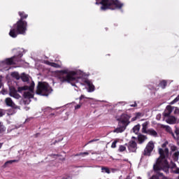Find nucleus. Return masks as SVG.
<instances>
[{
  "mask_svg": "<svg viewBox=\"0 0 179 179\" xmlns=\"http://www.w3.org/2000/svg\"><path fill=\"white\" fill-rule=\"evenodd\" d=\"M52 92L51 87L45 83H38L36 90V94H41V96H48Z\"/></svg>",
  "mask_w": 179,
  "mask_h": 179,
  "instance_id": "nucleus-8",
  "label": "nucleus"
},
{
  "mask_svg": "<svg viewBox=\"0 0 179 179\" xmlns=\"http://www.w3.org/2000/svg\"><path fill=\"white\" fill-rule=\"evenodd\" d=\"M147 134H148L149 135H151L152 136H157V132H156V131H155L154 129H149L147 131Z\"/></svg>",
  "mask_w": 179,
  "mask_h": 179,
  "instance_id": "nucleus-20",
  "label": "nucleus"
},
{
  "mask_svg": "<svg viewBox=\"0 0 179 179\" xmlns=\"http://www.w3.org/2000/svg\"><path fill=\"white\" fill-rule=\"evenodd\" d=\"M9 96H10V97H13L14 99H16L17 100H18V99H20V94H17V91L14 90V89H11L10 92H9Z\"/></svg>",
  "mask_w": 179,
  "mask_h": 179,
  "instance_id": "nucleus-14",
  "label": "nucleus"
},
{
  "mask_svg": "<svg viewBox=\"0 0 179 179\" xmlns=\"http://www.w3.org/2000/svg\"><path fill=\"white\" fill-rule=\"evenodd\" d=\"M174 110V107L171 106H167L166 108L164 113V117H170V114H171V113H173V110Z\"/></svg>",
  "mask_w": 179,
  "mask_h": 179,
  "instance_id": "nucleus-13",
  "label": "nucleus"
},
{
  "mask_svg": "<svg viewBox=\"0 0 179 179\" xmlns=\"http://www.w3.org/2000/svg\"><path fill=\"white\" fill-rule=\"evenodd\" d=\"M26 110H29V108H27Z\"/></svg>",
  "mask_w": 179,
  "mask_h": 179,
  "instance_id": "nucleus-53",
  "label": "nucleus"
},
{
  "mask_svg": "<svg viewBox=\"0 0 179 179\" xmlns=\"http://www.w3.org/2000/svg\"><path fill=\"white\" fill-rule=\"evenodd\" d=\"M136 120H138V117L136 116L134 117L131 118V121L134 122V121H136Z\"/></svg>",
  "mask_w": 179,
  "mask_h": 179,
  "instance_id": "nucleus-43",
  "label": "nucleus"
},
{
  "mask_svg": "<svg viewBox=\"0 0 179 179\" xmlns=\"http://www.w3.org/2000/svg\"><path fill=\"white\" fill-rule=\"evenodd\" d=\"M141 115H142V113H136V117L137 118H139V117H141Z\"/></svg>",
  "mask_w": 179,
  "mask_h": 179,
  "instance_id": "nucleus-39",
  "label": "nucleus"
},
{
  "mask_svg": "<svg viewBox=\"0 0 179 179\" xmlns=\"http://www.w3.org/2000/svg\"><path fill=\"white\" fill-rule=\"evenodd\" d=\"M97 141H99V139H93V140H91L88 142V143H92V142H97Z\"/></svg>",
  "mask_w": 179,
  "mask_h": 179,
  "instance_id": "nucleus-38",
  "label": "nucleus"
},
{
  "mask_svg": "<svg viewBox=\"0 0 179 179\" xmlns=\"http://www.w3.org/2000/svg\"><path fill=\"white\" fill-rule=\"evenodd\" d=\"M78 73H80V71H73L69 69H65L59 71V80L61 83H72V82H76V78H80V76H78Z\"/></svg>",
  "mask_w": 179,
  "mask_h": 179,
  "instance_id": "nucleus-3",
  "label": "nucleus"
},
{
  "mask_svg": "<svg viewBox=\"0 0 179 179\" xmlns=\"http://www.w3.org/2000/svg\"><path fill=\"white\" fill-rule=\"evenodd\" d=\"M169 145V141H166L162 145V148L159 149L160 157L157 159V162L153 166L155 171H164L166 174L169 173L170 165L166 157H169V148L166 146Z\"/></svg>",
  "mask_w": 179,
  "mask_h": 179,
  "instance_id": "nucleus-1",
  "label": "nucleus"
},
{
  "mask_svg": "<svg viewBox=\"0 0 179 179\" xmlns=\"http://www.w3.org/2000/svg\"><path fill=\"white\" fill-rule=\"evenodd\" d=\"M124 162H128V159H124Z\"/></svg>",
  "mask_w": 179,
  "mask_h": 179,
  "instance_id": "nucleus-49",
  "label": "nucleus"
},
{
  "mask_svg": "<svg viewBox=\"0 0 179 179\" xmlns=\"http://www.w3.org/2000/svg\"><path fill=\"white\" fill-rule=\"evenodd\" d=\"M139 129H141V126L139 124L136 125L133 127V132L136 135L139 132Z\"/></svg>",
  "mask_w": 179,
  "mask_h": 179,
  "instance_id": "nucleus-22",
  "label": "nucleus"
},
{
  "mask_svg": "<svg viewBox=\"0 0 179 179\" xmlns=\"http://www.w3.org/2000/svg\"><path fill=\"white\" fill-rule=\"evenodd\" d=\"M19 13H22V16L23 17H24V15H27V14H26V13H24V12H19Z\"/></svg>",
  "mask_w": 179,
  "mask_h": 179,
  "instance_id": "nucleus-44",
  "label": "nucleus"
},
{
  "mask_svg": "<svg viewBox=\"0 0 179 179\" xmlns=\"http://www.w3.org/2000/svg\"><path fill=\"white\" fill-rule=\"evenodd\" d=\"M149 123H148V122H145L143 124H142V132L143 134H148V125Z\"/></svg>",
  "mask_w": 179,
  "mask_h": 179,
  "instance_id": "nucleus-18",
  "label": "nucleus"
},
{
  "mask_svg": "<svg viewBox=\"0 0 179 179\" xmlns=\"http://www.w3.org/2000/svg\"><path fill=\"white\" fill-rule=\"evenodd\" d=\"M20 78L22 79V82H29V76L24 73L21 74Z\"/></svg>",
  "mask_w": 179,
  "mask_h": 179,
  "instance_id": "nucleus-19",
  "label": "nucleus"
},
{
  "mask_svg": "<svg viewBox=\"0 0 179 179\" xmlns=\"http://www.w3.org/2000/svg\"><path fill=\"white\" fill-rule=\"evenodd\" d=\"M52 115H55V114L51 113V114L50 115V117H52Z\"/></svg>",
  "mask_w": 179,
  "mask_h": 179,
  "instance_id": "nucleus-46",
  "label": "nucleus"
},
{
  "mask_svg": "<svg viewBox=\"0 0 179 179\" xmlns=\"http://www.w3.org/2000/svg\"><path fill=\"white\" fill-rule=\"evenodd\" d=\"M16 162V160H9V161H7L6 162H5L4 164V167H6V166H8V164H12V163H15Z\"/></svg>",
  "mask_w": 179,
  "mask_h": 179,
  "instance_id": "nucleus-27",
  "label": "nucleus"
},
{
  "mask_svg": "<svg viewBox=\"0 0 179 179\" xmlns=\"http://www.w3.org/2000/svg\"><path fill=\"white\" fill-rule=\"evenodd\" d=\"M1 86H2V83H1V81H0V89H1Z\"/></svg>",
  "mask_w": 179,
  "mask_h": 179,
  "instance_id": "nucleus-47",
  "label": "nucleus"
},
{
  "mask_svg": "<svg viewBox=\"0 0 179 179\" xmlns=\"http://www.w3.org/2000/svg\"><path fill=\"white\" fill-rule=\"evenodd\" d=\"M5 103L8 107H12L13 108H19V106L15 104V102H13L11 98H6Z\"/></svg>",
  "mask_w": 179,
  "mask_h": 179,
  "instance_id": "nucleus-10",
  "label": "nucleus"
},
{
  "mask_svg": "<svg viewBox=\"0 0 179 179\" xmlns=\"http://www.w3.org/2000/svg\"><path fill=\"white\" fill-rule=\"evenodd\" d=\"M159 86H161L162 89H165L166 86H167V82L166 80L161 81Z\"/></svg>",
  "mask_w": 179,
  "mask_h": 179,
  "instance_id": "nucleus-25",
  "label": "nucleus"
},
{
  "mask_svg": "<svg viewBox=\"0 0 179 179\" xmlns=\"http://www.w3.org/2000/svg\"><path fill=\"white\" fill-rule=\"evenodd\" d=\"M96 5H102L101 6V10H107L110 9L115 10V9H121L124 6V3H121L118 0H96Z\"/></svg>",
  "mask_w": 179,
  "mask_h": 179,
  "instance_id": "nucleus-4",
  "label": "nucleus"
},
{
  "mask_svg": "<svg viewBox=\"0 0 179 179\" xmlns=\"http://www.w3.org/2000/svg\"><path fill=\"white\" fill-rule=\"evenodd\" d=\"M2 148V143H0V149Z\"/></svg>",
  "mask_w": 179,
  "mask_h": 179,
  "instance_id": "nucleus-48",
  "label": "nucleus"
},
{
  "mask_svg": "<svg viewBox=\"0 0 179 179\" xmlns=\"http://www.w3.org/2000/svg\"><path fill=\"white\" fill-rule=\"evenodd\" d=\"M81 85H87V86H88L89 87V90H88L89 92H94V85L92 84V82H90V80L85 79L84 80V83H81Z\"/></svg>",
  "mask_w": 179,
  "mask_h": 179,
  "instance_id": "nucleus-12",
  "label": "nucleus"
},
{
  "mask_svg": "<svg viewBox=\"0 0 179 179\" xmlns=\"http://www.w3.org/2000/svg\"><path fill=\"white\" fill-rule=\"evenodd\" d=\"M178 156H179V151L176 152L173 154V157H174L175 159H178Z\"/></svg>",
  "mask_w": 179,
  "mask_h": 179,
  "instance_id": "nucleus-32",
  "label": "nucleus"
},
{
  "mask_svg": "<svg viewBox=\"0 0 179 179\" xmlns=\"http://www.w3.org/2000/svg\"><path fill=\"white\" fill-rule=\"evenodd\" d=\"M128 149L129 152H136V149H138V148L136 147V142L134 141H131L128 143Z\"/></svg>",
  "mask_w": 179,
  "mask_h": 179,
  "instance_id": "nucleus-11",
  "label": "nucleus"
},
{
  "mask_svg": "<svg viewBox=\"0 0 179 179\" xmlns=\"http://www.w3.org/2000/svg\"><path fill=\"white\" fill-rule=\"evenodd\" d=\"M20 16V20L17 22L16 24L13 25L9 32V36L13 37V38H16L18 34H26L27 31V22L23 20L24 19H27L28 15H24L23 17V13H18Z\"/></svg>",
  "mask_w": 179,
  "mask_h": 179,
  "instance_id": "nucleus-2",
  "label": "nucleus"
},
{
  "mask_svg": "<svg viewBox=\"0 0 179 179\" xmlns=\"http://www.w3.org/2000/svg\"><path fill=\"white\" fill-rule=\"evenodd\" d=\"M132 138H135V137H134V136H133Z\"/></svg>",
  "mask_w": 179,
  "mask_h": 179,
  "instance_id": "nucleus-54",
  "label": "nucleus"
},
{
  "mask_svg": "<svg viewBox=\"0 0 179 179\" xmlns=\"http://www.w3.org/2000/svg\"><path fill=\"white\" fill-rule=\"evenodd\" d=\"M171 150L172 152H176V150H177V147L176 145H171Z\"/></svg>",
  "mask_w": 179,
  "mask_h": 179,
  "instance_id": "nucleus-31",
  "label": "nucleus"
},
{
  "mask_svg": "<svg viewBox=\"0 0 179 179\" xmlns=\"http://www.w3.org/2000/svg\"><path fill=\"white\" fill-rule=\"evenodd\" d=\"M131 118V116L127 115V114H122L120 117L118 119L119 121V127L116 128L113 132H115L116 134H121L122 132H124L125 129H127V127L129 125V119Z\"/></svg>",
  "mask_w": 179,
  "mask_h": 179,
  "instance_id": "nucleus-5",
  "label": "nucleus"
},
{
  "mask_svg": "<svg viewBox=\"0 0 179 179\" xmlns=\"http://www.w3.org/2000/svg\"><path fill=\"white\" fill-rule=\"evenodd\" d=\"M126 150H127V148L124 145H120L119 147V152H125Z\"/></svg>",
  "mask_w": 179,
  "mask_h": 179,
  "instance_id": "nucleus-29",
  "label": "nucleus"
},
{
  "mask_svg": "<svg viewBox=\"0 0 179 179\" xmlns=\"http://www.w3.org/2000/svg\"><path fill=\"white\" fill-rule=\"evenodd\" d=\"M89 155V152H80V154H77L76 156H87Z\"/></svg>",
  "mask_w": 179,
  "mask_h": 179,
  "instance_id": "nucleus-30",
  "label": "nucleus"
},
{
  "mask_svg": "<svg viewBox=\"0 0 179 179\" xmlns=\"http://www.w3.org/2000/svg\"><path fill=\"white\" fill-rule=\"evenodd\" d=\"M111 148H113V149L117 148V141H114L113 143H112Z\"/></svg>",
  "mask_w": 179,
  "mask_h": 179,
  "instance_id": "nucleus-33",
  "label": "nucleus"
},
{
  "mask_svg": "<svg viewBox=\"0 0 179 179\" xmlns=\"http://www.w3.org/2000/svg\"><path fill=\"white\" fill-rule=\"evenodd\" d=\"M71 85H72L73 86H75V85H73V84H72V83H71Z\"/></svg>",
  "mask_w": 179,
  "mask_h": 179,
  "instance_id": "nucleus-51",
  "label": "nucleus"
},
{
  "mask_svg": "<svg viewBox=\"0 0 179 179\" xmlns=\"http://www.w3.org/2000/svg\"><path fill=\"white\" fill-rule=\"evenodd\" d=\"M66 179H71V177L67 178Z\"/></svg>",
  "mask_w": 179,
  "mask_h": 179,
  "instance_id": "nucleus-50",
  "label": "nucleus"
},
{
  "mask_svg": "<svg viewBox=\"0 0 179 179\" xmlns=\"http://www.w3.org/2000/svg\"><path fill=\"white\" fill-rule=\"evenodd\" d=\"M43 111H44L45 113L47 112V111H51V108L47 107L46 108H45V109L43 110Z\"/></svg>",
  "mask_w": 179,
  "mask_h": 179,
  "instance_id": "nucleus-36",
  "label": "nucleus"
},
{
  "mask_svg": "<svg viewBox=\"0 0 179 179\" xmlns=\"http://www.w3.org/2000/svg\"><path fill=\"white\" fill-rule=\"evenodd\" d=\"M5 131H6V127L0 123V132H5Z\"/></svg>",
  "mask_w": 179,
  "mask_h": 179,
  "instance_id": "nucleus-28",
  "label": "nucleus"
},
{
  "mask_svg": "<svg viewBox=\"0 0 179 179\" xmlns=\"http://www.w3.org/2000/svg\"><path fill=\"white\" fill-rule=\"evenodd\" d=\"M101 170H102V173H107V174H110V173H111L110 171V169H108L107 167H102Z\"/></svg>",
  "mask_w": 179,
  "mask_h": 179,
  "instance_id": "nucleus-26",
  "label": "nucleus"
},
{
  "mask_svg": "<svg viewBox=\"0 0 179 179\" xmlns=\"http://www.w3.org/2000/svg\"><path fill=\"white\" fill-rule=\"evenodd\" d=\"M83 99H85V96L84 95H81L80 96V100H82Z\"/></svg>",
  "mask_w": 179,
  "mask_h": 179,
  "instance_id": "nucleus-45",
  "label": "nucleus"
},
{
  "mask_svg": "<svg viewBox=\"0 0 179 179\" xmlns=\"http://www.w3.org/2000/svg\"><path fill=\"white\" fill-rule=\"evenodd\" d=\"M175 133L177 136L179 135V127H176Z\"/></svg>",
  "mask_w": 179,
  "mask_h": 179,
  "instance_id": "nucleus-34",
  "label": "nucleus"
},
{
  "mask_svg": "<svg viewBox=\"0 0 179 179\" xmlns=\"http://www.w3.org/2000/svg\"><path fill=\"white\" fill-rule=\"evenodd\" d=\"M22 57H23V54H20L18 57L14 56L13 57L6 59L0 63V66H1L3 69H5V71H8V65H13L16 64V62H20V58H22Z\"/></svg>",
  "mask_w": 179,
  "mask_h": 179,
  "instance_id": "nucleus-7",
  "label": "nucleus"
},
{
  "mask_svg": "<svg viewBox=\"0 0 179 179\" xmlns=\"http://www.w3.org/2000/svg\"><path fill=\"white\" fill-rule=\"evenodd\" d=\"M44 64H45L46 65H49V66H52L53 68H61V64H58L54 62H51L48 60H45Z\"/></svg>",
  "mask_w": 179,
  "mask_h": 179,
  "instance_id": "nucleus-15",
  "label": "nucleus"
},
{
  "mask_svg": "<svg viewBox=\"0 0 179 179\" xmlns=\"http://www.w3.org/2000/svg\"><path fill=\"white\" fill-rule=\"evenodd\" d=\"M166 129L167 132H169V134H171V135H172L173 138H176V136H174V133L173 132V130L171 129V127H170V126H166Z\"/></svg>",
  "mask_w": 179,
  "mask_h": 179,
  "instance_id": "nucleus-24",
  "label": "nucleus"
},
{
  "mask_svg": "<svg viewBox=\"0 0 179 179\" xmlns=\"http://www.w3.org/2000/svg\"><path fill=\"white\" fill-rule=\"evenodd\" d=\"M148 139V137L146 136L143 135V134H139L138 136V141L139 143H143L145 141Z\"/></svg>",
  "mask_w": 179,
  "mask_h": 179,
  "instance_id": "nucleus-17",
  "label": "nucleus"
},
{
  "mask_svg": "<svg viewBox=\"0 0 179 179\" xmlns=\"http://www.w3.org/2000/svg\"><path fill=\"white\" fill-rule=\"evenodd\" d=\"M3 115H5V114L3 113L2 110L0 109V117H3Z\"/></svg>",
  "mask_w": 179,
  "mask_h": 179,
  "instance_id": "nucleus-41",
  "label": "nucleus"
},
{
  "mask_svg": "<svg viewBox=\"0 0 179 179\" xmlns=\"http://www.w3.org/2000/svg\"><path fill=\"white\" fill-rule=\"evenodd\" d=\"M174 173H176V174H179V168H176L174 171Z\"/></svg>",
  "mask_w": 179,
  "mask_h": 179,
  "instance_id": "nucleus-42",
  "label": "nucleus"
},
{
  "mask_svg": "<svg viewBox=\"0 0 179 179\" xmlns=\"http://www.w3.org/2000/svg\"><path fill=\"white\" fill-rule=\"evenodd\" d=\"M11 76L15 79H16L17 80H19V79H20V75H19V73L17 72H13L11 73Z\"/></svg>",
  "mask_w": 179,
  "mask_h": 179,
  "instance_id": "nucleus-21",
  "label": "nucleus"
},
{
  "mask_svg": "<svg viewBox=\"0 0 179 179\" xmlns=\"http://www.w3.org/2000/svg\"><path fill=\"white\" fill-rule=\"evenodd\" d=\"M174 113H175V114H179V109H178V108H175Z\"/></svg>",
  "mask_w": 179,
  "mask_h": 179,
  "instance_id": "nucleus-37",
  "label": "nucleus"
},
{
  "mask_svg": "<svg viewBox=\"0 0 179 179\" xmlns=\"http://www.w3.org/2000/svg\"><path fill=\"white\" fill-rule=\"evenodd\" d=\"M138 104H136V101L134 102V104L130 105V107H137Z\"/></svg>",
  "mask_w": 179,
  "mask_h": 179,
  "instance_id": "nucleus-40",
  "label": "nucleus"
},
{
  "mask_svg": "<svg viewBox=\"0 0 179 179\" xmlns=\"http://www.w3.org/2000/svg\"><path fill=\"white\" fill-rule=\"evenodd\" d=\"M166 122L168 124H174L177 122V119L174 116H168V118L166 119Z\"/></svg>",
  "mask_w": 179,
  "mask_h": 179,
  "instance_id": "nucleus-16",
  "label": "nucleus"
},
{
  "mask_svg": "<svg viewBox=\"0 0 179 179\" xmlns=\"http://www.w3.org/2000/svg\"><path fill=\"white\" fill-rule=\"evenodd\" d=\"M80 107H82V105L81 104H78V105L75 106V110H79V108H80Z\"/></svg>",
  "mask_w": 179,
  "mask_h": 179,
  "instance_id": "nucleus-35",
  "label": "nucleus"
},
{
  "mask_svg": "<svg viewBox=\"0 0 179 179\" xmlns=\"http://www.w3.org/2000/svg\"><path fill=\"white\" fill-rule=\"evenodd\" d=\"M154 149H155V143H153V141H150L147 144L145 148L144 149L143 155L144 156H150V155H152V152H153Z\"/></svg>",
  "mask_w": 179,
  "mask_h": 179,
  "instance_id": "nucleus-9",
  "label": "nucleus"
},
{
  "mask_svg": "<svg viewBox=\"0 0 179 179\" xmlns=\"http://www.w3.org/2000/svg\"><path fill=\"white\" fill-rule=\"evenodd\" d=\"M87 99H91V98H87Z\"/></svg>",
  "mask_w": 179,
  "mask_h": 179,
  "instance_id": "nucleus-55",
  "label": "nucleus"
},
{
  "mask_svg": "<svg viewBox=\"0 0 179 179\" xmlns=\"http://www.w3.org/2000/svg\"><path fill=\"white\" fill-rule=\"evenodd\" d=\"M122 103H123L124 104H125V102H122Z\"/></svg>",
  "mask_w": 179,
  "mask_h": 179,
  "instance_id": "nucleus-52",
  "label": "nucleus"
},
{
  "mask_svg": "<svg viewBox=\"0 0 179 179\" xmlns=\"http://www.w3.org/2000/svg\"><path fill=\"white\" fill-rule=\"evenodd\" d=\"M16 109L17 108H13L12 109H9L7 113L8 115H13V114H16Z\"/></svg>",
  "mask_w": 179,
  "mask_h": 179,
  "instance_id": "nucleus-23",
  "label": "nucleus"
},
{
  "mask_svg": "<svg viewBox=\"0 0 179 179\" xmlns=\"http://www.w3.org/2000/svg\"><path fill=\"white\" fill-rule=\"evenodd\" d=\"M24 90H26L24 92V97L25 99H33L34 97V82L32 81L30 86L19 87L17 89L19 93H22Z\"/></svg>",
  "mask_w": 179,
  "mask_h": 179,
  "instance_id": "nucleus-6",
  "label": "nucleus"
}]
</instances>
